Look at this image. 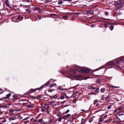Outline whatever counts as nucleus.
I'll use <instances>...</instances> for the list:
<instances>
[{
	"label": "nucleus",
	"instance_id": "obj_1",
	"mask_svg": "<svg viewBox=\"0 0 124 124\" xmlns=\"http://www.w3.org/2000/svg\"><path fill=\"white\" fill-rule=\"evenodd\" d=\"M79 70L81 72L88 73L90 71V70L88 68H85L84 67L80 68Z\"/></svg>",
	"mask_w": 124,
	"mask_h": 124
},
{
	"label": "nucleus",
	"instance_id": "obj_2",
	"mask_svg": "<svg viewBox=\"0 0 124 124\" xmlns=\"http://www.w3.org/2000/svg\"><path fill=\"white\" fill-rule=\"evenodd\" d=\"M49 84V82H47L46 83V84L43 85L42 86H41L39 88H36L35 89V90H40L41 88L45 87V86H47Z\"/></svg>",
	"mask_w": 124,
	"mask_h": 124
},
{
	"label": "nucleus",
	"instance_id": "obj_3",
	"mask_svg": "<svg viewBox=\"0 0 124 124\" xmlns=\"http://www.w3.org/2000/svg\"><path fill=\"white\" fill-rule=\"evenodd\" d=\"M4 3L5 4L8 8H10L11 7L10 6L9 1L8 0H6L5 1Z\"/></svg>",
	"mask_w": 124,
	"mask_h": 124
},
{
	"label": "nucleus",
	"instance_id": "obj_4",
	"mask_svg": "<svg viewBox=\"0 0 124 124\" xmlns=\"http://www.w3.org/2000/svg\"><path fill=\"white\" fill-rule=\"evenodd\" d=\"M41 106L42 107L46 109L48 108V106L47 104H45L44 103H42L41 104Z\"/></svg>",
	"mask_w": 124,
	"mask_h": 124
},
{
	"label": "nucleus",
	"instance_id": "obj_5",
	"mask_svg": "<svg viewBox=\"0 0 124 124\" xmlns=\"http://www.w3.org/2000/svg\"><path fill=\"white\" fill-rule=\"evenodd\" d=\"M22 118V117L19 115H16V121H18Z\"/></svg>",
	"mask_w": 124,
	"mask_h": 124
},
{
	"label": "nucleus",
	"instance_id": "obj_6",
	"mask_svg": "<svg viewBox=\"0 0 124 124\" xmlns=\"http://www.w3.org/2000/svg\"><path fill=\"white\" fill-rule=\"evenodd\" d=\"M15 119L16 116L15 115H14L11 116L9 118V119L11 120H15Z\"/></svg>",
	"mask_w": 124,
	"mask_h": 124
},
{
	"label": "nucleus",
	"instance_id": "obj_7",
	"mask_svg": "<svg viewBox=\"0 0 124 124\" xmlns=\"http://www.w3.org/2000/svg\"><path fill=\"white\" fill-rule=\"evenodd\" d=\"M121 2V1L120 0L115 1V4L116 6H118L119 5Z\"/></svg>",
	"mask_w": 124,
	"mask_h": 124
},
{
	"label": "nucleus",
	"instance_id": "obj_8",
	"mask_svg": "<svg viewBox=\"0 0 124 124\" xmlns=\"http://www.w3.org/2000/svg\"><path fill=\"white\" fill-rule=\"evenodd\" d=\"M38 122H39L42 124H44L45 123V122H44L43 121V119L42 118H41L38 121Z\"/></svg>",
	"mask_w": 124,
	"mask_h": 124
},
{
	"label": "nucleus",
	"instance_id": "obj_9",
	"mask_svg": "<svg viewBox=\"0 0 124 124\" xmlns=\"http://www.w3.org/2000/svg\"><path fill=\"white\" fill-rule=\"evenodd\" d=\"M87 13L88 14L91 15H93L94 13L93 11V10H90L88 11H87Z\"/></svg>",
	"mask_w": 124,
	"mask_h": 124
},
{
	"label": "nucleus",
	"instance_id": "obj_10",
	"mask_svg": "<svg viewBox=\"0 0 124 124\" xmlns=\"http://www.w3.org/2000/svg\"><path fill=\"white\" fill-rule=\"evenodd\" d=\"M11 20L12 21L15 22H16V17L15 16H14L12 17L11 18Z\"/></svg>",
	"mask_w": 124,
	"mask_h": 124
},
{
	"label": "nucleus",
	"instance_id": "obj_11",
	"mask_svg": "<svg viewBox=\"0 0 124 124\" xmlns=\"http://www.w3.org/2000/svg\"><path fill=\"white\" fill-rule=\"evenodd\" d=\"M93 117H91L89 119V122L90 123H91L92 122V121H93Z\"/></svg>",
	"mask_w": 124,
	"mask_h": 124
},
{
	"label": "nucleus",
	"instance_id": "obj_12",
	"mask_svg": "<svg viewBox=\"0 0 124 124\" xmlns=\"http://www.w3.org/2000/svg\"><path fill=\"white\" fill-rule=\"evenodd\" d=\"M95 90H94V92H95L98 93L99 91V89L98 88H96Z\"/></svg>",
	"mask_w": 124,
	"mask_h": 124
},
{
	"label": "nucleus",
	"instance_id": "obj_13",
	"mask_svg": "<svg viewBox=\"0 0 124 124\" xmlns=\"http://www.w3.org/2000/svg\"><path fill=\"white\" fill-rule=\"evenodd\" d=\"M57 97V96L56 95H55L54 96H51L50 97V98L51 99H53V98H56Z\"/></svg>",
	"mask_w": 124,
	"mask_h": 124
},
{
	"label": "nucleus",
	"instance_id": "obj_14",
	"mask_svg": "<svg viewBox=\"0 0 124 124\" xmlns=\"http://www.w3.org/2000/svg\"><path fill=\"white\" fill-rule=\"evenodd\" d=\"M27 107L30 108H32L33 107V106L32 104H30V105H28L26 106Z\"/></svg>",
	"mask_w": 124,
	"mask_h": 124
},
{
	"label": "nucleus",
	"instance_id": "obj_15",
	"mask_svg": "<svg viewBox=\"0 0 124 124\" xmlns=\"http://www.w3.org/2000/svg\"><path fill=\"white\" fill-rule=\"evenodd\" d=\"M17 19L18 20L21 21L23 19V18L21 16H18Z\"/></svg>",
	"mask_w": 124,
	"mask_h": 124
},
{
	"label": "nucleus",
	"instance_id": "obj_16",
	"mask_svg": "<svg viewBox=\"0 0 124 124\" xmlns=\"http://www.w3.org/2000/svg\"><path fill=\"white\" fill-rule=\"evenodd\" d=\"M105 89L104 88H102L101 89V93H103L105 91Z\"/></svg>",
	"mask_w": 124,
	"mask_h": 124
},
{
	"label": "nucleus",
	"instance_id": "obj_17",
	"mask_svg": "<svg viewBox=\"0 0 124 124\" xmlns=\"http://www.w3.org/2000/svg\"><path fill=\"white\" fill-rule=\"evenodd\" d=\"M104 119L102 117H101L99 119V122H101Z\"/></svg>",
	"mask_w": 124,
	"mask_h": 124
},
{
	"label": "nucleus",
	"instance_id": "obj_18",
	"mask_svg": "<svg viewBox=\"0 0 124 124\" xmlns=\"http://www.w3.org/2000/svg\"><path fill=\"white\" fill-rule=\"evenodd\" d=\"M63 3V1L62 0H61L59 1L58 2V4L59 5H61Z\"/></svg>",
	"mask_w": 124,
	"mask_h": 124
},
{
	"label": "nucleus",
	"instance_id": "obj_19",
	"mask_svg": "<svg viewBox=\"0 0 124 124\" xmlns=\"http://www.w3.org/2000/svg\"><path fill=\"white\" fill-rule=\"evenodd\" d=\"M19 102L17 103H16V105H17L19 104H22V101H18Z\"/></svg>",
	"mask_w": 124,
	"mask_h": 124
},
{
	"label": "nucleus",
	"instance_id": "obj_20",
	"mask_svg": "<svg viewBox=\"0 0 124 124\" xmlns=\"http://www.w3.org/2000/svg\"><path fill=\"white\" fill-rule=\"evenodd\" d=\"M121 62L122 63H124V57H123L120 59Z\"/></svg>",
	"mask_w": 124,
	"mask_h": 124
},
{
	"label": "nucleus",
	"instance_id": "obj_21",
	"mask_svg": "<svg viewBox=\"0 0 124 124\" xmlns=\"http://www.w3.org/2000/svg\"><path fill=\"white\" fill-rule=\"evenodd\" d=\"M112 120V119H110L106 121H105V123H107L108 122H110Z\"/></svg>",
	"mask_w": 124,
	"mask_h": 124
},
{
	"label": "nucleus",
	"instance_id": "obj_22",
	"mask_svg": "<svg viewBox=\"0 0 124 124\" xmlns=\"http://www.w3.org/2000/svg\"><path fill=\"white\" fill-rule=\"evenodd\" d=\"M121 62L120 59H119L117 60L116 61V62L117 63H120Z\"/></svg>",
	"mask_w": 124,
	"mask_h": 124
},
{
	"label": "nucleus",
	"instance_id": "obj_23",
	"mask_svg": "<svg viewBox=\"0 0 124 124\" xmlns=\"http://www.w3.org/2000/svg\"><path fill=\"white\" fill-rule=\"evenodd\" d=\"M64 95L63 94L60 97V99H64Z\"/></svg>",
	"mask_w": 124,
	"mask_h": 124
},
{
	"label": "nucleus",
	"instance_id": "obj_24",
	"mask_svg": "<svg viewBox=\"0 0 124 124\" xmlns=\"http://www.w3.org/2000/svg\"><path fill=\"white\" fill-rule=\"evenodd\" d=\"M114 28V26H112V25L111 26L109 27V28H110V29L111 30H112Z\"/></svg>",
	"mask_w": 124,
	"mask_h": 124
},
{
	"label": "nucleus",
	"instance_id": "obj_25",
	"mask_svg": "<svg viewBox=\"0 0 124 124\" xmlns=\"http://www.w3.org/2000/svg\"><path fill=\"white\" fill-rule=\"evenodd\" d=\"M63 18L65 20L67 18H68V16H62Z\"/></svg>",
	"mask_w": 124,
	"mask_h": 124
},
{
	"label": "nucleus",
	"instance_id": "obj_26",
	"mask_svg": "<svg viewBox=\"0 0 124 124\" xmlns=\"http://www.w3.org/2000/svg\"><path fill=\"white\" fill-rule=\"evenodd\" d=\"M56 84L55 83H53L50 86L51 87H53V86H56Z\"/></svg>",
	"mask_w": 124,
	"mask_h": 124
},
{
	"label": "nucleus",
	"instance_id": "obj_27",
	"mask_svg": "<svg viewBox=\"0 0 124 124\" xmlns=\"http://www.w3.org/2000/svg\"><path fill=\"white\" fill-rule=\"evenodd\" d=\"M58 89L60 90H64V89H63V88H62L61 86H59L58 88Z\"/></svg>",
	"mask_w": 124,
	"mask_h": 124
},
{
	"label": "nucleus",
	"instance_id": "obj_28",
	"mask_svg": "<svg viewBox=\"0 0 124 124\" xmlns=\"http://www.w3.org/2000/svg\"><path fill=\"white\" fill-rule=\"evenodd\" d=\"M62 119H66L67 118L65 116H63L61 117Z\"/></svg>",
	"mask_w": 124,
	"mask_h": 124
},
{
	"label": "nucleus",
	"instance_id": "obj_29",
	"mask_svg": "<svg viewBox=\"0 0 124 124\" xmlns=\"http://www.w3.org/2000/svg\"><path fill=\"white\" fill-rule=\"evenodd\" d=\"M98 101L97 100H95L93 102V104L94 105L95 104L98 102Z\"/></svg>",
	"mask_w": 124,
	"mask_h": 124
},
{
	"label": "nucleus",
	"instance_id": "obj_30",
	"mask_svg": "<svg viewBox=\"0 0 124 124\" xmlns=\"http://www.w3.org/2000/svg\"><path fill=\"white\" fill-rule=\"evenodd\" d=\"M64 97H65L66 98H68V97L67 96L66 93H63Z\"/></svg>",
	"mask_w": 124,
	"mask_h": 124
},
{
	"label": "nucleus",
	"instance_id": "obj_31",
	"mask_svg": "<svg viewBox=\"0 0 124 124\" xmlns=\"http://www.w3.org/2000/svg\"><path fill=\"white\" fill-rule=\"evenodd\" d=\"M111 108V105H109L107 107V108L108 109H110Z\"/></svg>",
	"mask_w": 124,
	"mask_h": 124
},
{
	"label": "nucleus",
	"instance_id": "obj_32",
	"mask_svg": "<svg viewBox=\"0 0 124 124\" xmlns=\"http://www.w3.org/2000/svg\"><path fill=\"white\" fill-rule=\"evenodd\" d=\"M25 10L27 11L28 13H29L30 12V11L29 9H25Z\"/></svg>",
	"mask_w": 124,
	"mask_h": 124
},
{
	"label": "nucleus",
	"instance_id": "obj_33",
	"mask_svg": "<svg viewBox=\"0 0 124 124\" xmlns=\"http://www.w3.org/2000/svg\"><path fill=\"white\" fill-rule=\"evenodd\" d=\"M70 114H68L66 115L65 116L67 118V117H69L70 116Z\"/></svg>",
	"mask_w": 124,
	"mask_h": 124
},
{
	"label": "nucleus",
	"instance_id": "obj_34",
	"mask_svg": "<svg viewBox=\"0 0 124 124\" xmlns=\"http://www.w3.org/2000/svg\"><path fill=\"white\" fill-rule=\"evenodd\" d=\"M33 92V91L32 90H30L28 91V93H32Z\"/></svg>",
	"mask_w": 124,
	"mask_h": 124
},
{
	"label": "nucleus",
	"instance_id": "obj_35",
	"mask_svg": "<svg viewBox=\"0 0 124 124\" xmlns=\"http://www.w3.org/2000/svg\"><path fill=\"white\" fill-rule=\"evenodd\" d=\"M21 110V109L19 108H17V107H16V111H20Z\"/></svg>",
	"mask_w": 124,
	"mask_h": 124
},
{
	"label": "nucleus",
	"instance_id": "obj_36",
	"mask_svg": "<svg viewBox=\"0 0 124 124\" xmlns=\"http://www.w3.org/2000/svg\"><path fill=\"white\" fill-rule=\"evenodd\" d=\"M96 88H95V87H90V89H93V90H94V89H96Z\"/></svg>",
	"mask_w": 124,
	"mask_h": 124
},
{
	"label": "nucleus",
	"instance_id": "obj_37",
	"mask_svg": "<svg viewBox=\"0 0 124 124\" xmlns=\"http://www.w3.org/2000/svg\"><path fill=\"white\" fill-rule=\"evenodd\" d=\"M85 119L83 118H82V120L81 121V123H82L84 122V121Z\"/></svg>",
	"mask_w": 124,
	"mask_h": 124
},
{
	"label": "nucleus",
	"instance_id": "obj_38",
	"mask_svg": "<svg viewBox=\"0 0 124 124\" xmlns=\"http://www.w3.org/2000/svg\"><path fill=\"white\" fill-rule=\"evenodd\" d=\"M22 1H25L27 2H29L30 1L29 0H22Z\"/></svg>",
	"mask_w": 124,
	"mask_h": 124
},
{
	"label": "nucleus",
	"instance_id": "obj_39",
	"mask_svg": "<svg viewBox=\"0 0 124 124\" xmlns=\"http://www.w3.org/2000/svg\"><path fill=\"white\" fill-rule=\"evenodd\" d=\"M105 14L107 16L108 14V13L107 12H105Z\"/></svg>",
	"mask_w": 124,
	"mask_h": 124
},
{
	"label": "nucleus",
	"instance_id": "obj_40",
	"mask_svg": "<svg viewBox=\"0 0 124 124\" xmlns=\"http://www.w3.org/2000/svg\"><path fill=\"white\" fill-rule=\"evenodd\" d=\"M70 111V110L69 109H68L65 112V114H67Z\"/></svg>",
	"mask_w": 124,
	"mask_h": 124
},
{
	"label": "nucleus",
	"instance_id": "obj_41",
	"mask_svg": "<svg viewBox=\"0 0 124 124\" xmlns=\"http://www.w3.org/2000/svg\"><path fill=\"white\" fill-rule=\"evenodd\" d=\"M112 64V63L111 62H108V65H111Z\"/></svg>",
	"mask_w": 124,
	"mask_h": 124
},
{
	"label": "nucleus",
	"instance_id": "obj_42",
	"mask_svg": "<svg viewBox=\"0 0 124 124\" xmlns=\"http://www.w3.org/2000/svg\"><path fill=\"white\" fill-rule=\"evenodd\" d=\"M30 118V117H27L26 118H25L24 119H23V120H27Z\"/></svg>",
	"mask_w": 124,
	"mask_h": 124
},
{
	"label": "nucleus",
	"instance_id": "obj_43",
	"mask_svg": "<svg viewBox=\"0 0 124 124\" xmlns=\"http://www.w3.org/2000/svg\"><path fill=\"white\" fill-rule=\"evenodd\" d=\"M6 120L4 119L1 121V122L2 123H4L5 122H6Z\"/></svg>",
	"mask_w": 124,
	"mask_h": 124
},
{
	"label": "nucleus",
	"instance_id": "obj_44",
	"mask_svg": "<svg viewBox=\"0 0 124 124\" xmlns=\"http://www.w3.org/2000/svg\"><path fill=\"white\" fill-rule=\"evenodd\" d=\"M54 90H53V89H50V90H49L48 91V92H52L53 91H54Z\"/></svg>",
	"mask_w": 124,
	"mask_h": 124
},
{
	"label": "nucleus",
	"instance_id": "obj_45",
	"mask_svg": "<svg viewBox=\"0 0 124 124\" xmlns=\"http://www.w3.org/2000/svg\"><path fill=\"white\" fill-rule=\"evenodd\" d=\"M112 87H114V88H120V87H119V86H112Z\"/></svg>",
	"mask_w": 124,
	"mask_h": 124
},
{
	"label": "nucleus",
	"instance_id": "obj_46",
	"mask_svg": "<svg viewBox=\"0 0 124 124\" xmlns=\"http://www.w3.org/2000/svg\"><path fill=\"white\" fill-rule=\"evenodd\" d=\"M99 103H97L95 105V106L97 107H98L99 106Z\"/></svg>",
	"mask_w": 124,
	"mask_h": 124
},
{
	"label": "nucleus",
	"instance_id": "obj_47",
	"mask_svg": "<svg viewBox=\"0 0 124 124\" xmlns=\"http://www.w3.org/2000/svg\"><path fill=\"white\" fill-rule=\"evenodd\" d=\"M29 122V121H25L24 122V123L25 124H26L27 123H28Z\"/></svg>",
	"mask_w": 124,
	"mask_h": 124
},
{
	"label": "nucleus",
	"instance_id": "obj_48",
	"mask_svg": "<svg viewBox=\"0 0 124 124\" xmlns=\"http://www.w3.org/2000/svg\"><path fill=\"white\" fill-rule=\"evenodd\" d=\"M107 115H106L104 116L103 117L104 118H103L104 119L106 118V117H107Z\"/></svg>",
	"mask_w": 124,
	"mask_h": 124
},
{
	"label": "nucleus",
	"instance_id": "obj_49",
	"mask_svg": "<svg viewBox=\"0 0 124 124\" xmlns=\"http://www.w3.org/2000/svg\"><path fill=\"white\" fill-rule=\"evenodd\" d=\"M94 94L96 95V93H92L90 94Z\"/></svg>",
	"mask_w": 124,
	"mask_h": 124
},
{
	"label": "nucleus",
	"instance_id": "obj_50",
	"mask_svg": "<svg viewBox=\"0 0 124 124\" xmlns=\"http://www.w3.org/2000/svg\"><path fill=\"white\" fill-rule=\"evenodd\" d=\"M62 118H59V120H58V121L59 122H61V120H62Z\"/></svg>",
	"mask_w": 124,
	"mask_h": 124
},
{
	"label": "nucleus",
	"instance_id": "obj_51",
	"mask_svg": "<svg viewBox=\"0 0 124 124\" xmlns=\"http://www.w3.org/2000/svg\"><path fill=\"white\" fill-rule=\"evenodd\" d=\"M38 18L40 20L41 19V17L40 16H38Z\"/></svg>",
	"mask_w": 124,
	"mask_h": 124
},
{
	"label": "nucleus",
	"instance_id": "obj_52",
	"mask_svg": "<svg viewBox=\"0 0 124 124\" xmlns=\"http://www.w3.org/2000/svg\"><path fill=\"white\" fill-rule=\"evenodd\" d=\"M13 111H14V110L13 109L10 110L9 111V112H10V113H11V112L12 113V112H13Z\"/></svg>",
	"mask_w": 124,
	"mask_h": 124
},
{
	"label": "nucleus",
	"instance_id": "obj_53",
	"mask_svg": "<svg viewBox=\"0 0 124 124\" xmlns=\"http://www.w3.org/2000/svg\"><path fill=\"white\" fill-rule=\"evenodd\" d=\"M11 95V94L10 93H9L7 95V96H10Z\"/></svg>",
	"mask_w": 124,
	"mask_h": 124
},
{
	"label": "nucleus",
	"instance_id": "obj_54",
	"mask_svg": "<svg viewBox=\"0 0 124 124\" xmlns=\"http://www.w3.org/2000/svg\"><path fill=\"white\" fill-rule=\"evenodd\" d=\"M29 7H30L29 6V5H28V6H25L24 7L25 8H27Z\"/></svg>",
	"mask_w": 124,
	"mask_h": 124
},
{
	"label": "nucleus",
	"instance_id": "obj_55",
	"mask_svg": "<svg viewBox=\"0 0 124 124\" xmlns=\"http://www.w3.org/2000/svg\"><path fill=\"white\" fill-rule=\"evenodd\" d=\"M107 24H105L104 25V26L105 28H106L107 27Z\"/></svg>",
	"mask_w": 124,
	"mask_h": 124
},
{
	"label": "nucleus",
	"instance_id": "obj_56",
	"mask_svg": "<svg viewBox=\"0 0 124 124\" xmlns=\"http://www.w3.org/2000/svg\"><path fill=\"white\" fill-rule=\"evenodd\" d=\"M121 107L119 108H118L117 109L118 110H119L121 109Z\"/></svg>",
	"mask_w": 124,
	"mask_h": 124
},
{
	"label": "nucleus",
	"instance_id": "obj_57",
	"mask_svg": "<svg viewBox=\"0 0 124 124\" xmlns=\"http://www.w3.org/2000/svg\"><path fill=\"white\" fill-rule=\"evenodd\" d=\"M76 76L77 78H79L80 77V76H79V75Z\"/></svg>",
	"mask_w": 124,
	"mask_h": 124
},
{
	"label": "nucleus",
	"instance_id": "obj_58",
	"mask_svg": "<svg viewBox=\"0 0 124 124\" xmlns=\"http://www.w3.org/2000/svg\"><path fill=\"white\" fill-rule=\"evenodd\" d=\"M51 102L52 103V104H54V101H52Z\"/></svg>",
	"mask_w": 124,
	"mask_h": 124
},
{
	"label": "nucleus",
	"instance_id": "obj_59",
	"mask_svg": "<svg viewBox=\"0 0 124 124\" xmlns=\"http://www.w3.org/2000/svg\"><path fill=\"white\" fill-rule=\"evenodd\" d=\"M34 119L33 118H31L30 120V121H32Z\"/></svg>",
	"mask_w": 124,
	"mask_h": 124
},
{
	"label": "nucleus",
	"instance_id": "obj_60",
	"mask_svg": "<svg viewBox=\"0 0 124 124\" xmlns=\"http://www.w3.org/2000/svg\"><path fill=\"white\" fill-rule=\"evenodd\" d=\"M49 105H51V104H52V103H51V102H49Z\"/></svg>",
	"mask_w": 124,
	"mask_h": 124
},
{
	"label": "nucleus",
	"instance_id": "obj_61",
	"mask_svg": "<svg viewBox=\"0 0 124 124\" xmlns=\"http://www.w3.org/2000/svg\"><path fill=\"white\" fill-rule=\"evenodd\" d=\"M116 124H122V123H117Z\"/></svg>",
	"mask_w": 124,
	"mask_h": 124
},
{
	"label": "nucleus",
	"instance_id": "obj_62",
	"mask_svg": "<svg viewBox=\"0 0 124 124\" xmlns=\"http://www.w3.org/2000/svg\"><path fill=\"white\" fill-rule=\"evenodd\" d=\"M2 112H2L1 111V109H0V113H1Z\"/></svg>",
	"mask_w": 124,
	"mask_h": 124
},
{
	"label": "nucleus",
	"instance_id": "obj_63",
	"mask_svg": "<svg viewBox=\"0 0 124 124\" xmlns=\"http://www.w3.org/2000/svg\"><path fill=\"white\" fill-rule=\"evenodd\" d=\"M39 9V8H37H37H36V10H37V9Z\"/></svg>",
	"mask_w": 124,
	"mask_h": 124
},
{
	"label": "nucleus",
	"instance_id": "obj_64",
	"mask_svg": "<svg viewBox=\"0 0 124 124\" xmlns=\"http://www.w3.org/2000/svg\"><path fill=\"white\" fill-rule=\"evenodd\" d=\"M3 100V99L2 98H0V100Z\"/></svg>",
	"mask_w": 124,
	"mask_h": 124
}]
</instances>
